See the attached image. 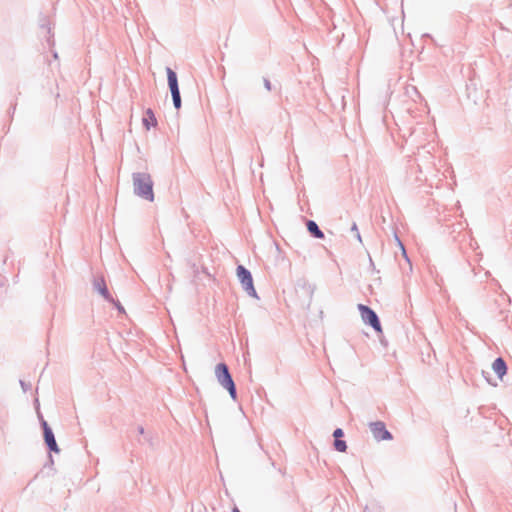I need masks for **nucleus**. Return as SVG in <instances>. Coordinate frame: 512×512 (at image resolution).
Returning <instances> with one entry per match:
<instances>
[{"label":"nucleus","instance_id":"1","mask_svg":"<svg viewBox=\"0 0 512 512\" xmlns=\"http://www.w3.org/2000/svg\"><path fill=\"white\" fill-rule=\"evenodd\" d=\"M152 180L148 174H137L134 177V189L137 195L153 201L154 194L152 189Z\"/></svg>","mask_w":512,"mask_h":512},{"label":"nucleus","instance_id":"2","mask_svg":"<svg viewBox=\"0 0 512 512\" xmlns=\"http://www.w3.org/2000/svg\"><path fill=\"white\" fill-rule=\"evenodd\" d=\"M215 375L220 385L227 389L232 399H236V388L234 381L224 363H219L215 367Z\"/></svg>","mask_w":512,"mask_h":512},{"label":"nucleus","instance_id":"3","mask_svg":"<svg viewBox=\"0 0 512 512\" xmlns=\"http://www.w3.org/2000/svg\"><path fill=\"white\" fill-rule=\"evenodd\" d=\"M237 276L246 292L252 297H257L250 272L240 265L237 267Z\"/></svg>","mask_w":512,"mask_h":512},{"label":"nucleus","instance_id":"4","mask_svg":"<svg viewBox=\"0 0 512 512\" xmlns=\"http://www.w3.org/2000/svg\"><path fill=\"white\" fill-rule=\"evenodd\" d=\"M166 72H167L168 84H169V88L171 90L174 106H175V108L179 109L181 106V97H180V92H179V88H178L177 75L171 68H167Z\"/></svg>","mask_w":512,"mask_h":512},{"label":"nucleus","instance_id":"5","mask_svg":"<svg viewBox=\"0 0 512 512\" xmlns=\"http://www.w3.org/2000/svg\"><path fill=\"white\" fill-rule=\"evenodd\" d=\"M358 309L360 311L362 320L365 323L371 325L377 332H381V325L376 313L368 306L363 304H359Z\"/></svg>","mask_w":512,"mask_h":512},{"label":"nucleus","instance_id":"6","mask_svg":"<svg viewBox=\"0 0 512 512\" xmlns=\"http://www.w3.org/2000/svg\"><path fill=\"white\" fill-rule=\"evenodd\" d=\"M370 430L374 438L378 441L392 439L391 433L386 429L385 424L381 421L371 423Z\"/></svg>","mask_w":512,"mask_h":512},{"label":"nucleus","instance_id":"7","mask_svg":"<svg viewBox=\"0 0 512 512\" xmlns=\"http://www.w3.org/2000/svg\"><path fill=\"white\" fill-rule=\"evenodd\" d=\"M42 427L44 430V439H45V442H46L47 446L49 447V449L54 452H59V448L56 443L54 434H53L51 428L48 426L46 421L42 422Z\"/></svg>","mask_w":512,"mask_h":512},{"label":"nucleus","instance_id":"8","mask_svg":"<svg viewBox=\"0 0 512 512\" xmlns=\"http://www.w3.org/2000/svg\"><path fill=\"white\" fill-rule=\"evenodd\" d=\"M142 123L145 126L147 130H149L152 127H156L157 120L156 117L151 109H147L144 113Z\"/></svg>","mask_w":512,"mask_h":512},{"label":"nucleus","instance_id":"9","mask_svg":"<svg viewBox=\"0 0 512 512\" xmlns=\"http://www.w3.org/2000/svg\"><path fill=\"white\" fill-rule=\"evenodd\" d=\"M492 368H493L494 372L498 375L499 379H502L507 372L506 363L502 358H497L493 362Z\"/></svg>","mask_w":512,"mask_h":512},{"label":"nucleus","instance_id":"10","mask_svg":"<svg viewBox=\"0 0 512 512\" xmlns=\"http://www.w3.org/2000/svg\"><path fill=\"white\" fill-rule=\"evenodd\" d=\"M307 229L316 238L322 239L324 237L323 232L319 229L318 225L314 221H309L307 223Z\"/></svg>","mask_w":512,"mask_h":512},{"label":"nucleus","instance_id":"11","mask_svg":"<svg viewBox=\"0 0 512 512\" xmlns=\"http://www.w3.org/2000/svg\"><path fill=\"white\" fill-rule=\"evenodd\" d=\"M334 447L339 452H345L347 449L346 442L340 439H335L334 441Z\"/></svg>","mask_w":512,"mask_h":512},{"label":"nucleus","instance_id":"12","mask_svg":"<svg viewBox=\"0 0 512 512\" xmlns=\"http://www.w3.org/2000/svg\"><path fill=\"white\" fill-rule=\"evenodd\" d=\"M333 436L335 437V439H339L340 437H342L343 436L342 429H340V428L336 429L333 433Z\"/></svg>","mask_w":512,"mask_h":512},{"label":"nucleus","instance_id":"13","mask_svg":"<svg viewBox=\"0 0 512 512\" xmlns=\"http://www.w3.org/2000/svg\"><path fill=\"white\" fill-rule=\"evenodd\" d=\"M352 230H353V231H355V233H356V236H357L358 240L361 242V241H362V239H361V235H360V233H359V231H358V228H357V225H356V224H353V226H352Z\"/></svg>","mask_w":512,"mask_h":512},{"label":"nucleus","instance_id":"14","mask_svg":"<svg viewBox=\"0 0 512 512\" xmlns=\"http://www.w3.org/2000/svg\"><path fill=\"white\" fill-rule=\"evenodd\" d=\"M265 87L267 90H271V83L268 80H265Z\"/></svg>","mask_w":512,"mask_h":512},{"label":"nucleus","instance_id":"15","mask_svg":"<svg viewBox=\"0 0 512 512\" xmlns=\"http://www.w3.org/2000/svg\"><path fill=\"white\" fill-rule=\"evenodd\" d=\"M399 245H400V247H401V249H402L403 255L405 256V255H406V251H405V249H404V246L402 245V243H401V242H399Z\"/></svg>","mask_w":512,"mask_h":512},{"label":"nucleus","instance_id":"16","mask_svg":"<svg viewBox=\"0 0 512 512\" xmlns=\"http://www.w3.org/2000/svg\"><path fill=\"white\" fill-rule=\"evenodd\" d=\"M101 292H102V294H103V295H106V293H107V289H106V288H104V289H102V290H101Z\"/></svg>","mask_w":512,"mask_h":512},{"label":"nucleus","instance_id":"17","mask_svg":"<svg viewBox=\"0 0 512 512\" xmlns=\"http://www.w3.org/2000/svg\"><path fill=\"white\" fill-rule=\"evenodd\" d=\"M233 512H240V510H239L238 508H236V507H235V508L233 509Z\"/></svg>","mask_w":512,"mask_h":512}]
</instances>
